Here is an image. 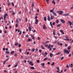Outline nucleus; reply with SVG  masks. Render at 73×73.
Wrapping results in <instances>:
<instances>
[{"label":"nucleus","mask_w":73,"mask_h":73,"mask_svg":"<svg viewBox=\"0 0 73 73\" xmlns=\"http://www.w3.org/2000/svg\"><path fill=\"white\" fill-rule=\"evenodd\" d=\"M54 7L50 11V12L51 13H52V14H53L55 16H56L57 14H56V13L54 12V11H54Z\"/></svg>","instance_id":"f257e3e1"},{"label":"nucleus","mask_w":73,"mask_h":73,"mask_svg":"<svg viewBox=\"0 0 73 73\" xmlns=\"http://www.w3.org/2000/svg\"><path fill=\"white\" fill-rule=\"evenodd\" d=\"M64 53H67L68 54H69V53L70 52V51H68L65 49H64Z\"/></svg>","instance_id":"f03ea898"},{"label":"nucleus","mask_w":73,"mask_h":73,"mask_svg":"<svg viewBox=\"0 0 73 73\" xmlns=\"http://www.w3.org/2000/svg\"><path fill=\"white\" fill-rule=\"evenodd\" d=\"M8 16V14L5 13L4 15L3 16L4 20L5 19V18L7 17V16Z\"/></svg>","instance_id":"7ed1b4c3"},{"label":"nucleus","mask_w":73,"mask_h":73,"mask_svg":"<svg viewBox=\"0 0 73 73\" xmlns=\"http://www.w3.org/2000/svg\"><path fill=\"white\" fill-rule=\"evenodd\" d=\"M50 15L51 16V20H53V19H54V15H52V14H51Z\"/></svg>","instance_id":"20e7f679"},{"label":"nucleus","mask_w":73,"mask_h":73,"mask_svg":"<svg viewBox=\"0 0 73 73\" xmlns=\"http://www.w3.org/2000/svg\"><path fill=\"white\" fill-rule=\"evenodd\" d=\"M60 21L62 22L63 24H65V21L63 20V19H61Z\"/></svg>","instance_id":"39448f33"},{"label":"nucleus","mask_w":73,"mask_h":73,"mask_svg":"<svg viewBox=\"0 0 73 73\" xmlns=\"http://www.w3.org/2000/svg\"><path fill=\"white\" fill-rule=\"evenodd\" d=\"M29 64L30 65H31V66H33V65H34V64L33 63H32V62L30 61L29 62Z\"/></svg>","instance_id":"423d86ee"},{"label":"nucleus","mask_w":73,"mask_h":73,"mask_svg":"<svg viewBox=\"0 0 73 73\" xmlns=\"http://www.w3.org/2000/svg\"><path fill=\"white\" fill-rule=\"evenodd\" d=\"M54 55V54H52V53H50V57H52Z\"/></svg>","instance_id":"0eeeda50"},{"label":"nucleus","mask_w":73,"mask_h":73,"mask_svg":"<svg viewBox=\"0 0 73 73\" xmlns=\"http://www.w3.org/2000/svg\"><path fill=\"white\" fill-rule=\"evenodd\" d=\"M47 20L48 21H50V16H48L47 17Z\"/></svg>","instance_id":"6e6552de"},{"label":"nucleus","mask_w":73,"mask_h":73,"mask_svg":"<svg viewBox=\"0 0 73 73\" xmlns=\"http://www.w3.org/2000/svg\"><path fill=\"white\" fill-rule=\"evenodd\" d=\"M38 19H36L35 22V24L37 25V24H38Z\"/></svg>","instance_id":"1a4fd4ad"},{"label":"nucleus","mask_w":73,"mask_h":73,"mask_svg":"<svg viewBox=\"0 0 73 73\" xmlns=\"http://www.w3.org/2000/svg\"><path fill=\"white\" fill-rule=\"evenodd\" d=\"M62 13H63V11H60L59 13L58 14L59 15H62Z\"/></svg>","instance_id":"9d476101"},{"label":"nucleus","mask_w":73,"mask_h":73,"mask_svg":"<svg viewBox=\"0 0 73 73\" xmlns=\"http://www.w3.org/2000/svg\"><path fill=\"white\" fill-rule=\"evenodd\" d=\"M68 23L70 24V26H71V25H72V22H70V21H68Z\"/></svg>","instance_id":"9b49d317"},{"label":"nucleus","mask_w":73,"mask_h":73,"mask_svg":"<svg viewBox=\"0 0 73 73\" xmlns=\"http://www.w3.org/2000/svg\"><path fill=\"white\" fill-rule=\"evenodd\" d=\"M15 46H17L19 45V43L17 42H16L15 43Z\"/></svg>","instance_id":"f8f14e48"},{"label":"nucleus","mask_w":73,"mask_h":73,"mask_svg":"<svg viewBox=\"0 0 73 73\" xmlns=\"http://www.w3.org/2000/svg\"><path fill=\"white\" fill-rule=\"evenodd\" d=\"M43 29H46V26L45 25H44L43 26Z\"/></svg>","instance_id":"ddd939ff"},{"label":"nucleus","mask_w":73,"mask_h":73,"mask_svg":"<svg viewBox=\"0 0 73 73\" xmlns=\"http://www.w3.org/2000/svg\"><path fill=\"white\" fill-rule=\"evenodd\" d=\"M15 53V51H13L11 52L10 54H13V53Z\"/></svg>","instance_id":"4468645a"},{"label":"nucleus","mask_w":73,"mask_h":73,"mask_svg":"<svg viewBox=\"0 0 73 73\" xmlns=\"http://www.w3.org/2000/svg\"><path fill=\"white\" fill-rule=\"evenodd\" d=\"M31 36L32 37V38L33 40H35V37L33 36V35H31Z\"/></svg>","instance_id":"2eb2a0df"},{"label":"nucleus","mask_w":73,"mask_h":73,"mask_svg":"<svg viewBox=\"0 0 73 73\" xmlns=\"http://www.w3.org/2000/svg\"><path fill=\"white\" fill-rule=\"evenodd\" d=\"M50 24L52 28H53V26L52 25V22H50Z\"/></svg>","instance_id":"dca6fc26"},{"label":"nucleus","mask_w":73,"mask_h":73,"mask_svg":"<svg viewBox=\"0 0 73 73\" xmlns=\"http://www.w3.org/2000/svg\"><path fill=\"white\" fill-rule=\"evenodd\" d=\"M69 65H70V66L71 68H73V63H72L71 64V65L69 64Z\"/></svg>","instance_id":"f3484780"},{"label":"nucleus","mask_w":73,"mask_h":73,"mask_svg":"<svg viewBox=\"0 0 73 73\" xmlns=\"http://www.w3.org/2000/svg\"><path fill=\"white\" fill-rule=\"evenodd\" d=\"M29 31H30V32L31 31V26H30L29 27Z\"/></svg>","instance_id":"a211bd4d"},{"label":"nucleus","mask_w":73,"mask_h":73,"mask_svg":"<svg viewBox=\"0 0 73 73\" xmlns=\"http://www.w3.org/2000/svg\"><path fill=\"white\" fill-rule=\"evenodd\" d=\"M57 44H58V45H60V46H62V44H62V43H58Z\"/></svg>","instance_id":"6ab92c4d"},{"label":"nucleus","mask_w":73,"mask_h":73,"mask_svg":"<svg viewBox=\"0 0 73 73\" xmlns=\"http://www.w3.org/2000/svg\"><path fill=\"white\" fill-rule=\"evenodd\" d=\"M41 47L42 49H45V48L44 47V46H43L42 45H41Z\"/></svg>","instance_id":"aec40b11"},{"label":"nucleus","mask_w":73,"mask_h":73,"mask_svg":"<svg viewBox=\"0 0 73 73\" xmlns=\"http://www.w3.org/2000/svg\"><path fill=\"white\" fill-rule=\"evenodd\" d=\"M45 47H47L49 49V48H50V47H49L48 46V45H46L45 46Z\"/></svg>","instance_id":"412c9836"},{"label":"nucleus","mask_w":73,"mask_h":73,"mask_svg":"<svg viewBox=\"0 0 73 73\" xmlns=\"http://www.w3.org/2000/svg\"><path fill=\"white\" fill-rule=\"evenodd\" d=\"M44 20H45V21H46V17H44Z\"/></svg>","instance_id":"4be33fe9"},{"label":"nucleus","mask_w":73,"mask_h":73,"mask_svg":"<svg viewBox=\"0 0 73 73\" xmlns=\"http://www.w3.org/2000/svg\"><path fill=\"white\" fill-rule=\"evenodd\" d=\"M16 22L17 23V24H19V21H18V19H16Z\"/></svg>","instance_id":"5701e85b"},{"label":"nucleus","mask_w":73,"mask_h":73,"mask_svg":"<svg viewBox=\"0 0 73 73\" xmlns=\"http://www.w3.org/2000/svg\"><path fill=\"white\" fill-rule=\"evenodd\" d=\"M28 41H29V42H30V41H32V39H29L27 40Z\"/></svg>","instance_id":"b1692460"},{"label":"nucleus","mask_w":73,"mask_h":73,"mask_svg":"<svg viewBox=\"0 0 73 73\" xmlns=\"http://www.w3.org/2000/svg\"><path fill=\"white\" fill-rule=\"evenodd\" d=\"M5 53H6L7 54H10V52H9V51H6L5 52Z\"/></svg>","instance_id":"393cba45"},{"label":"nucleus","mask_w":73,"mask_h":73,"mask_svg":"<svg viewBox=\"0 0 73 73\" xmlns=\"http://www.w3.org/2000/svg\"><path fill=\"white\" fill-rule=\"evenodd\" d=\"M60 53H61V52H59L56 54V55H58V54H60Z\"/></svg>","instance_id":"a878e982"},{"label":"nucleus","mask_w":73,"mask_h":73,"mask_svg":"<svg viewBox=\"0 0 73 73\" xmlns=\"http://www.w3.org/2000/svg\"><path fill=\"white\" fill-rule=\"evenodd\" d=\"M44 65H45V63H44L41 64V65L42 66H44Z\"/></svg>","instance_id":"bb28decb"},{"label":"nucleus","mask_w":73,"mask_h":73,"mask_svg":"<svg viewBox=\"0 0 73 73\" xmlns=\"http://www.w3.org/2000/svg\"><path fill=\"white\" fill-rule=\"evenodd\" d=\"M52 3H53L54 5H55V4H56V2L54 1H52Z\"/></svg>","instance_id":"cd10ccee"},{"label":"nucleus","mask_w":73,"mask_h":73,"mask_svg":"<svg viewBox=\"0 0 73 73\" xmlns=\"http://www.w3.org/2000/svg\"><path fill=\"white\" fill-rule=\"evenodd\" d=\"M52 66H54V62H52V64H51Z\"/></svg>","instance_id":"c85d7f7f"},{"label":"nucleus","mask_w":73,"mask_h":73,"mask_svg":"<svg viewBox=\"0 0 73 73\" xmlns=\"http://www.w3.org/2000/svg\"><path fill=\"white\" fill-rule=\"evenodd\" d=\"M71 48V46H69L68 47V50H69V49H70Z\"/></svg>","instance_id":"c756f323"},{"label":"nucleus","mask_w":73,"mask_h":73,"mask_svg":"<svg viewBox=\"0 0 73 73\" xmlns=\"http://www.w3.org/2000/svg\"><path fill=\"white\" fill-rule=\"evenodd\" d=\"M48 60V58H46L44 59V60H43V61H46V60Z\"/></svg>","instance_id":"7c9ffc66"},{"label":"nucleus","mask_w":73,"mask_h":73,"mask_svg":"<svg viewBox=\"0 0 73 73\" xmlns=\"http://www.w3.org/2000/svg\"><path fill=\"white\" fill-rule=\"evenodd\" d=\"M35 48H34L32 49V52H35Z\"/></svg>","instance_id":"2f4dec72"},{"label":"nucleus","mask_w":73,"mask_h":73,"mask_svg":"<svg viewBox=\"0 0 73 73\" xmlns=\"http://www.w3.org/2000/svg\"><path fill=\"white\" fill-rule=\"evenodd\" d=\"M31 69H33V70H34V69H35V68H34V67H31Z\"/></svg>","instance_id":"473e14b6"},{"label":"nucleus","mask_w":73,"mask_h":73,"mask_svg":"<svg viewBox=\"0 0 73 73\" xmlns=\"http://www.w3.org/2000/svg\"><path fill=\"white\" fill-rule=\"evenodd\" d=\"M34 3H32V8H33V7H34Z\"/></svg>","instance_id":"72a5a7b5"},{"label":"nucleus","mask_w":73,"mask_h":73,"mask_svg":"<svg viewBox=\"0 0 73 73\" xmlns=\"http://www.w3.org/2000/svg\"><path fill=\"white\" fill-rule=\"evenodd\" d=\"M60 26H61V25L60 24H59L57 25V27H60Z\"/></svg>","instance_id":"f704fd0d"},{"label":"nucleus","mask_w":73,"mask_h":73,"mask_svg":"<svg viewBox=\"0 0 73 73\" xmlns=\"http://www.w3.org/2000/svg\"><path fill=\"white\" fill-rule=\"evenodd\" d=\"M56 68L58 70H60V68H59V67H56Z\"/></svg>","instance_id":"c9c22d12"},{"label":"nucleus","mask_w":73,"mask_h":73,"mask_svg":"<svg viewBox=\"0 0 73 73\" xmlns=\"http://www.w3.org/2000/svg\"><path fill=\"white\" fill-rule=\"evenodd\" d=\"M56 23H57V24H58V23H59V21H58V20H57L56 21Z\"/></svg>","instance_id":"e433bc0d"},{"label":"nucleus","mask_w":73,"mask_h":73,"mask_svg":"<svg viewBox=\"0 0 73 73\" xmlns=\"http://www.w3.org/2000/svg\"><path fill=\"white\" fill-rule=\"evenodd\" d=\"M22 33V31H21L19 33V35H21V33Z\"/></svg>","instance_id":"4c0bfd02"},{"label":"nucleus","mask_w":73,"mask_h":73,"mask_svg":"<svg viewBox=\"0 0 73 73\" xmlns=\"http://www.w3.org/2000/svg\"><path fill=\"white\" fill-rule=\"evenodd\" d=\"M19 52L21 53V48L19 49Z\"/></svg>","instance_id":"58836bf2"},{"label":"nucleus","mask_w":73,"mask_h":73,"mask_svg":"<svg viewBox=\"0 0 73 73\" xmlns=\"http://www.w3.org/2000/svg\"><path fill=\"white\" fill-rule=\"evenodd\" d=\"M21 44H19L18 46H19V48H20V47H21Z\"/></svg>","instance_id":"ea45409f"},{"label":"nucleus","mask_w":73,"mask_h":73,"mask_svg":"<svg viewBox=\"0 0 73 73\" xmlns=\"http://www.w3.org/2000/svg\"><path fill=\"white\" fill-rule=\"evenodd\" d=\"M12 5H13V7H14V3H13V2L12 3Z\"/></svg>","instance_id":"a19ab883"},{"label":"nucleus","mask_w":73,"mask_h":73,"mask_svg":"<svg viewBox=\"0 0 73 73\" xmlns=\"http://www.w3.org/2000/svg\"><path fill=\"white\" fill-rule=\"evenodd\" d=\"M28 21V19H27V18L26 17V19H25V22H27V21Z\"/></svg>","instance_id":"79ce46f5"},{"label":"nucleus","mask_w":73,"mask_h":73,"mask_svg":"<svg viewBox=\"0 0 73 73\" xmlns=\"http://www.w3.org/2000/svg\"><path fill=\"white\" fill-rule=\"evenodd\" d=\"M14 56L15 57H17V54H15Z\"/></svg>","instance_id":"37998d69"},{"label":"nucleus","mask_w":73,"mask_h":73,"mask_svg":"<svg viewBox=\"0 0 73 73\" xmlns=\"http://www.w3.org/2000/svg\"><path fill=\"white\" fill-rule=\"evenodd\" d=\"M37 63H39V62H40V60H37Z\"/></svg>","instance_id":"c03bdc74"},{"label":"nucleus","mask_w":73,"mask_h":73,"mask_svg":"<svg viewBox=\"0 0 73 73\" xmlns=\"http://www.w3.org/2000/svg\"><path fill=\"white\" fill-rule=\"evenodd\" d=\"M10 5H11V3H10L9 2L8 3V6H9Z\"/></svg>","instance_id":"a18cd8bd"},{"label":"nucleus","mask_w":73,"mask_h":73,"mask_svg":"<svg viewBox=\"0 0 73 73\" xmlns=\"http://www.w3.org/2000/svg\"><path fill=\"white\" fill-rule=\"evenodd\" d=\"M33 33H35L36 32V30H34L33 31Z\"/></svg>","instance_id":"49530a36"},{"label":"nucleus","mask_w":73,"mask_h":73,"mask_svg":"<svg viewBox=\"0 0 73 73\" xmlns=\"http://www.w3.org/2000/svg\"><path fill=\"white\" fill-rule=\"evenodd\" d=\"M66 68H69V66H68V64H67L66 66Z\"/></svg>","instance_id":"de8ad7c7"},{"label":"nucleus","mask_w":73,"mask_h":73,"mask_svg":"<svg viewBox=\"0 0 73 73\" xmlns=\"http://www.w3.org/2000/svg\"><path fill=\"white\" fill-rule=\"evenodd\" d=\"M64 57H62V58H61V60H63V59H64Z\"/></svg>","instance_id":"09e8293b"},{"label":"nucleus","mask_w":73,"mask_h":73,"mask_svg":"<svg viewBox=\"0 0 73 73\" xmlns=\"http://www.w3.org/2000/svg\"><path fill=\"white\" fill-rule=\"evenodd\" d=\"M37 38L38 40H40V38L39 37H38Z\"/></svg>","instance_id":"8fccbe9b"},{"label":"nucleus","mask_w":73,"mask_h":73,"mask_svg":"<svg viewBox=\"0 0 73 73\" xmlns=\"http://www.w3.org/2000/svg\"><path fill=\"white\" fill-rule=\"evenodd\" d=\"M41 50H39V53H41Z\"/></svg>","instance_id":"3c124183"},{"label":"nucleus","mask_w":73,"mask_h":73,"mask_svg":"<svg viewBox=\"0 0 73 73\" xmlns=\"http://www.w3.org/2000/svg\"><path fill=\"white\" fill-rule=\"evenodd\" d=\"M17 64L15 66V68H16V67H17Z\"/></svg>","instance_id":"603ef678"},{"label":"nucleus","mask_w":73,"mask_h":73,"mask_svg":"<svg viewBox=\"0 0 73 73\" xmlns=\"http://www.w3.org/2000/svg\"><path fill=\"white\" fill-rule=\"evenodd\" d=\"M69 14L67 13L66 14V16H69Z\"/></svg>","instance_id":"864d4df0"},{"label":"nucleus","mask_w":73,"mask_h":73,"mask_svg":"<svg viewBox=\"0 0 73 73\" xmlns=\"http://www.w3.org/2000/svg\"><path fill=\"white\" fill-rule=\"evenodd\" d=\"M25 12H27V8H26L25 10Z\"/></svg>","instance_id":"5fc2aeb1"},{"label":"nucleus","mask_w":73,"mask_h":73,"mask_svg":"<svg viewBox=\"0 0 73 73\" xmlns=\"http://www.w3.org/2000/svg\"><path fill=\"white\" fill-rule=\"evenodd\" d=\"M71 56H72L71 54H70L69 55V57H71Z\"/></svg>","instance_id":"6e6d98bb"},{"label":"nucleus","mask_w":73,"mask_h":73,"mask_svg":"<svg viewBox=\"0 0 73 73\" xmlns=\"http://www.w3.org/2000/svg\"><path fill=\"white\" fill-rule=\"evenodd\" d=\"M11 66V64L9 65L8 66V67H10Z\"/></svg>","instance_id":"4d7b16f0"},{"label":"nucleus","mask_w":73,"mask_h":73,"mask_svg":"<svg viewBox=\"0 0 73 73\" xmlns=\"http://www.w3.org/2000/svg\"><path fill=\"white\" fill-rule=\"evenodd\" d=\"M52 24L53 25H55V23L54 22H53L52 23Z\"/></svg>","instance_id":"13d9d810"},{"label":"nucleus","mask_w":73,"mask_h":73,"mask_svg":"<svg viewBox=\"0 0 73 73\" xmlns=\"http://www.w3.org/2000/svg\"><path fill=\"white\" fill-rule=\"evenodd\" d=\"M73 9V4L72 5V7L70 9Z\"/></svg>","instance_id":"bf43d9fd"},{"label":"nucleus","mask_w":73,"mask_h":73,"mask_svg":"<svg viewBox=\"0 0 73 73\" xmlns=\"http://www.w3.org/2000/svg\"><path fill=\"white\" fill-rule=\"evenodd\" d=\"M60 32H63V31L62 30H60Z\"/></svg>","instance_id":"052dcab7"},{"label":"nucleus","mask_w":73,"mask_h":73,"mask_svg":"<svg viewBox=\"0 0 73 73\" xmlns=\"http://www.w3.org/2000/svg\"><path fill=\"white\" fill-rule=\"evenodd\" d=\"M44 54L46 55L48 54V53H47V52H45L44 53Z\"/></svg>","instance_id":"680f3d73"},{"label":"nucleus","mask_w":73,"mask_h":73,"mask_svg":"<svg viewBox=\"0 0 73 73\" xmlns=\"http://www.w3.org/2000/svg\"><path fill=\"white\" fill-rule=\"evenodd\" d=\"M16 27H18V24H16Z\"/></svg>","instance_id":"e2e57ef3"},{"label":"nucleus","mask_w":73,"mask_h":73,"mask_svg":"<svg viewBox=\"0 0 73 73\" xmlns=\"http://www.w3.org/2000/svg\"><path fill=\"white\" fill-rule=\"evenodd\" d=\"M54 38H56V39H57V36H55Z\"/></svg>","instance_id":"0e129e2a"},{"label":"nucleus","mask_w":73,"mask_h":73,"mask_svg":"<svg viewBox=\"0 0 73 73\" xmlns=\"http://www.w3.org/2000/svg\"><path fill=\"white\" fill-rule=\"evenodd\" d=\"M15 13H14V12H13L12 13V15H14Z\"/></svg>","instance_id":"69168bd1"},{"label":"nucleus","mask_w":73,"mask_h":73,"mask_svg":"<svg viewBox=\"0 0 73 73\" xmlns=\"http://www.w3.org/2000/svg\"><path fill=\"white\" fill-rule=\"evenodd\" d=\"M6 61H5L4 62H3V64H5V62H6Z\"/></svg>","instance_id":"338daca9"},{"label":"nucleus","mask_w":73,"mask_h":73,"mask_svg":"<svg viewBox=\"0 0 73 73\" xmlns=\"http://www.w3.org/2000/svg\"><path fill=\"white\" fill-rule=\"evenodd\" d=\"M50 48L49 50L50 51V50H52V48H50Z\"/></svg>","instance_id":"774afa93"}]
</instances>
